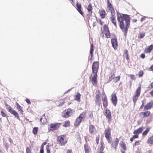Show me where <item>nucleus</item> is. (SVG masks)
Here are the masks:
<instances>
[{
	"instance_id": "1",
	"label": "nucleus",
	"mask_w": 153,
	"mask_h": 153,
	"mask_svg": "<svg viewBox=\"0 0 153 153\" xmlns=\"http://www.w3.org/2000/svg\"><path fill=\"white\" fill-rule=\"evenodd\" d=\"M117 20L120 22V27L124 32L125 36L127 35L128 28L130 25V18L129 15L118 13L117 12Z\"/></svg>"
},
{
	"instance_id": "2",
	"label": "nucleus",
	"mask_w": 153,
	"mask_h": 153,
	"mask_svg": "<svg viewBox=\"0 0 153 153\" xmlns=\"http://www.w3.org/2000/svg\"><path fill=\"white\" fill-rule=\"evenodd\" d=\"M57 141L62 146L65 145L67 142L65 136L62 135L57 137Z\"/></svg>"
},
{
	"instance_id": "3",
	"label": "nucleus",
	"mask_w": 153,
	"mask_h": 153,
	"mask_svg": "<svg viewBox=\"0 0 153 153\" xmlns=\"http://www.w3.org/2000/svg\"><path fill=\"white\" fill-rule=\"evenodd\" d=\"M104 132L105 137L108 140V143L110 144H111V134L110 129L108 128L105 129Z\"/></svg>"
},
{
	"instance_id": "4",
	"label": "nucleus",
	"mask_w": 153,
	"mask_h": 153,
	"mask_svg": "<svg viewBox=\"0 0 153 153\" xmlns=\"http://www.w3.org/2000/svg\"><path fill=\"white\" fill-rule=\"evenodd\" d=\"M90 78L93 85L94 86L96 85L97 82V73H92L90 77Z\"/></svg>"
},
{
	"instance_id": "5",
	"label": "nucleus",
	"mask_w": 153,
	"mask_h": 153,
	"mask_svg": "<svg viewBox=\"0 0 153 153\" xmlns=\"http://www.w3.org/2000/svg\"><path fill=\"white\" fill-rule=\"evenodd\" d=\"M99 67L98 62H94L93 63L92 66V73H97Z\"/></svg>"
},
{
	"instance_id": "6",
	"label": "nucleus",
	"mask_w": 153,
	"mask_h": 153,
	"mask_svg": "<svg viewBox=\"0 0 153 153\" xmlns=\"http://www.w3.org/2000/svg\"><path fill=\"white\" fill-rule=\"evenodd\" d=\"M96 102L98 104H100L101 101V99L100 98L101 93L100 91L99 90L97 91L96 93Z\"/></svg>"
},
{
	"instance_id": "7",
	"label": "nucleus",
	"mask_w": 153,
	"mask_h": 153,
	"mask_svg": "<svg viewBox=\"0 0 153 153\" xmlns=\"http://www.w3.org/2000/svg\"><path fill=\"white\" fill-rule=\"evenodd\" d=\"M102 99L103 101V104L105 108H106L108 105V102L106 96L104 93H103L102 94Z\"/></svg>"
},
{
	"instance_id": "8",
	"label": "nucleus",
	"mask_w": 153,
	"mask_h": 153,
	"mask_svg": "<svg viewBox=\"0 0 153 153\" xmlns=\"http://www.w3.org/2000/svg\"><path fill=\"white\" fill-rule=\"evenodd\" d=\"M111 101L113 105L116 106L117 103V98L115 93H113L112 94Z\"/></svg>"
},
{
	"instance_id": "9",
	"label": "nucleus",
	"mask_w": 153,
	"mask_h": 153,
	"mask_svg": "<svg viewBox=\"0 0 153 153\" xmlns=\"http://www.w3.org/2000/svg\"><path fill=\"white\" fill-rule=\"evenodd\" d=\"M106 118L108 119V122H111V114L110 111L108 109H106V111L105 114Z\"/></svg>"
},
{
	"instance_id": "10",
	"label": "nucleus",
	"mask_w": 153,
	"mask_h": 153,
	"mask_svg": "<svg viewBox=\"0 0 153 153\" xmlns=\"http://www.w3.org/2000/svg\"><path fill=\"white\" fill-rule=\"evenodd\" d=\"M72 110L71 109H68L65 110L64 112V117L66 118L72 115Z\"/></svg>"
},
{
	"instance_id": "11",
	"label": "nucleus",
	"mask_w": 153,
	"mask_h": 153,
	"mask_svg": "<svg viewBox=\"0 0 153 153\" xmlns=\"http://www.w3.org/2000/svg\"><path fill=\"white\" fill-rule=\"evenodd\" d=\"M118 142L119 140L118 138H116L115 140V141H114L112 143L111 145V147L115 149H116L118 144Z\"/></svg>"
},
{
	"instance_id": "12",
	"label": "nucleus",
	"mask_w": 153,
	"mask_h": 153,
	"mask_svg": "<svg viewBox=\"0 0 153 153\" xmlns=\"http://www.w3.org/2000/svg\"><path fill=\"white\" fill-rule=\"evenodd\" d=\"M111 43L113 47L115 49L117 48V40L115 39L111 40Z\"/></svg>"
},
{
	"instance_id": "13",
	"label": "nucleus",
	"mask_w": 153,
	"mask_h": 153,
	"mask_svg": "<svg viewBox=\"0 0 153 153\" xmlns=\"http://www.w3.org/2000/svg\"><path fill=\"white\" fill-rule=\"evenodd\" d=\"M153 105V101H151L145 106L144 107V109L146 110H148L152 107Z\"/></svg>"
},
{
	"instance_id": "14",
	"label": "nucleus",
	"mask_w": 153,
	"mask_h": 153,
	"mask_svg": "<svg viewBox=\"0 0 153 153\" xmlns=\"http://www.w3.org/2000/svg\"><path fill=\"white\" fill-rule=\"evenodd\" d=\"M150 112L149 111H147L144 112H142L140 113V116L143 117H148L150 114Z\"/></svg>"
},
{
	"instance_id": "15",
	"label": "nucleus",
	"mask_w": 153,
	"mask_h": 153,
	"mask_svg": "<svg viewBox=\"0 0 153 153\" xmlns=\"http://www.w3.org/2000/svg\"><path fill=\"white\" fill-rule=\"evenodd\" d=\"M60 124H52L50 126V127L53 130H56L59 127Z\"/></svg>"
},
{
	"instance_id": "16",
	"label": "nucleus",
	"mask_w": 153,
	"mask_h": 153,
	"mask_svg": "<svg viewBox=\"0 0 153 153\" xmlns=\"http://www.w3.org/2000/svg\"><path fill=\"white\" fill-rule=\"evenodd\" d=\"M153 49V45H151L148 48H145V51L146 53H150Z\"/></svg>"
},
{
	"instance_id": "17",
	"label": "nucleus",
	"mask_w": 153,
	"mask_h": 153,
	"mask_svg": "<svg viewBox=\"0 0 153 153\" xmlns=\"http://www.w3.org/2000/svg\"><path fill=\"white\" fill-rule=\"evenodd\" d=\"M143 131L142 127H140L136 130L134 131L133 133L135 134H138L141 133Z\"/></svg>"
},
{
	"instance_id": "18",
	"label": "nucleus",
	"mask_w": 153,
	"mask_h": 153,
	"mask_svg": "<svg viewBox=\"0 0 153 153\" xmlns=\"http://www.w3.org/2000/svg\"><path fill=\"white\" fill-rule=\"evenodd\" d=\"M99 13L102 18L103 19L105 17V10H100Z\"/></svg>"
},
{
	"instance_id": "19",
	"label": "nucleus",
	"mask_w": 153,
	"mask_h": 153,
	"mask_svg": "<svg viewBox=\"0 0 153 153\" xmlns=\"http://www.w3.org/2000/svg\"><path fill=\"white\" fill-rule=\"evenodd\" d=\"M84 148L85 153H90L91 152V149L89 146L87 145H84Z\"/></svg>"
},
{
	"instance_id": "20",
	"label": "nucleus",
	"mask_w": 153,
	"mask_h": 153,
	"mask_svg": "<svg viewBox=\"0 0 153 153\" xmlns=\"http://www.w3.org/2000/svg\"><path fill=\"white\" fill-rule=\"evenodd\" d=\"M82 120L79 117H78L74 123V125L77 126L79 125L80 123L82 121Z\"/></svg>"
},
{
	"instance_id": "21",
	"label": "nucleus",
	"mask_w": 153,
	"mask_h": 153,
	"mask_svg": "<svg viewBox=\"0 0 153 153\" xmlns=\"http://www.w3.org/2000/svg\"><path fill=\"white\" fill-rule=\"evenodd\" d=\"M111 19L112 23L114 24L116 27H117L116 24V21L115 19V18L114 16H111Z\"/></svg>"
},
{
	"instance_id": "22",
	"label": "nucleus",
	"mask_w": 153,
	"mask_h": 153,
	"mask_svg": "<svg viewBox=\"0 0 153 153\" xmlns=\"http://www.w3.org/2000/svg\"><path fill=\"white\" fill-rule=\"evenodd\" d=\"M86 113L85 112H83L80 114L79 117L82 120L83 118L86 117Z\"/></svg>"
},
{
	"instance_id": "23",
	"label": "nucleus",
	"mask_w": 153,
	"mask_h": 153,
	"mask_svg": "<svg viewBox=\"0 0 153 153\" xmlns=\"http://www.w3.org/2000/svg\"><path fill=\"white\" fill-rule=\"evenodd\" d=\"M95 130L94 126L92 125H90L89 126V131L91 134H92Z\"/></svg>"
},
{
	"instance_id": "24",
	"label": "nucleus",
	"mask_w": 153,
	"mask_h": 153,
	"mask_svg": "<svg viewBox=\"0 0 153 153\" xmlns=\"http://www.w3.org/2000/svg\"><path fill=\"white\" fill-rule=\"evenodd\" d=\"M147 142L149 144H153V136L148 138Z\"/></svg>"
},
{
	"instance_id": "25",
	"label": "nucleus",
	"mask_w": 153,
	"mask_h": 153,
	"mask_svg": "<svg viewBox=\"0 0 153 153\" xmlns=\"http://www.w3.org/2000/svg\"><path fill=\"white\" fill-rule=\"evenodd\" d=\"M10 113L14 115L15 117H17L18 118L19 117L18 113L15 111V110H13Z\"/></svg>"
},
{
	"instance_id": "26",
	"label": "nucleus",
	"mask_w": 153,
	"mask_h": 153,
	"mask_svg": "<svg viewBox=\"0 0 153 153\" xmlns=\"http://www.w3.org/2000/svg\"><path fill=\"white\" fill-rule=\"evenodd\" d=\"M5 105L7 109L10 112L13 110L11 106L8 105L6 103H5Z\"/></svg>"
},
{
	"instance_id": "27",
	"label": "nucleus",
	"mask_w": 153,
	"mask_h": 153,
	"mask_svg": "<svg viewBox=\"0 0 153 153\" xmlns=\"http://www.w3.org/2000/svg\"><path fill=\"white\" fill-rule=\"evenodd\" d=\"M81 96V94L79 93H78L75 96V100H77L78 102L80 101V98Z\"/></svg>"
},
{
	"instance_id": "28",
	"label": "nucleus",
	"mask_w": 153,
	"mask_h": 153,
	"mask_svg": "<svg viewBox=\"0 0 153 153\" xmlns=\"http://www.w3.org/2000/svg\"><path fill=\"white\" fill-rule=\"evenodd\" d=\"M16 104L17 106V108L19 111H20V112L22 113L23 111L22 107L18 103H16Z\"/></svg>"
},
{
	"instance_id": "29",
	"label": "nucleus",
	"mask_w": 153,
	"mask_h": 153,
	"mask_svg": "<svg viewBox=\"0 0 153 153\" xmlns=\"http://www.w3.org/2000/svg\"><path fill=\"white\" fill-rule=\"evenodd\" d=\"M104 143L103 142L101 143V146L100 149V153H103L102 151L104 149Z\"/></svg>"
},
{
	"instance_id": "30",
	"label": "nucleus",
	"mask_w": 153,
	"mask_h": 153,
	"mask_svg": "<svg viewBox=\"0 0 153 153\" xmlns=\"http://www.w3.org/2000/svg\"><path fill=\"white\" fill-rule=\"evenodd\" d=\"M150 128H147L146 130L143 132L142 133L143 136H145L148 133L149 131Z\"/></svg>"
},
{
	"instance_id": "31",
	"label": "nucleus",
	"mask_w": 153,
	"mask_h": 153,
	"mask_svg": "<svg viewBox=\"0 0 153 153\" xmlns=\"http://www.w3.org/2000/svg\"><path fill=\"white\" fill-rule=\"evenodd\" d=\"M40 121L43 124H45L47 122V119L45 117H42L40 120Z\"/></svg>"
},
{
	"instance_id": "32",
	"label": "nucleus",
	"mask_w": 153,
	"mask_h": 153,
	"mask_svg": "<svg viewBox=\"0 0 153 153\" xmlns=\"http://www.w3.org/2000/svg\"><path fill=\"white\" fill-rule=\"evenodd\" d=\"M139 96L137 95H135L133 97V100L135 104V102L138 99Z\"/></svg>"
},
{
	"instance_id": "33",
	"label": "nucleus",
	"mask_w": 153,
	"mask_h": 153,
	"mask_svg": "<svg viewBox=\"0 0 153 153\" xmlns=\"http://www.w3.org/2000/svg\"><path fill=\"white\" fill-rule=\"evenodd\" d=\"M120 79V77L119 76L116 77H114V79H113V82H117Z\"/></svg>"
},
{
	"instance_id": "34",
	"label": "nucleus",
	"mask_w": 153,
	"mask_h": 153,
	"mask_svg": "<svg viewBox=\"0 0 153 153\" xmlns=\"http://www.w3.org/2000/svg\"><path fill=\"white\" fill-rule=\"evenodd\" d=\"M38 131V127H35L34 128L33 130V134H36L37 132Z\"/></svg>"
},
{
	"instance_id": "35",
	"label": "nucleus",
	"mask_w": 153,
	"mask_h": 153,
	"mask_svg": "<svg viewBox=\"0 0 153 153\" xmlns=\"http://www.w3.org/2000/svg\"><path fill=\"white\" fill-rule=\"evenodd\" d=\"M94 51V46L93 44H92L91 45L90 51V54L91 56L92 55L93 52Z\"/></svg>"
},
{
	"instance_id": "36",
	"label": "nucleus",
	"mask_w": 153,
	"mask_h": 153,
	"mask_svg": "<svg viewBox=\"0 0 153 153\" xmlns=\"http://www.w3.org/2000/svg\"><path fill=\"white\" fill-rule=\"evenodd\" d=\"M140 93V87H139L138 88L136 91V95H137L139 96Z\"/></svg>"
},
{
	"instance_id": "37",
	"label": "nucleus",
	"mask_w": 153,
	"mask_h": 153,
	"mask_svg": "<svg viewBox=\"0 0 153 153\" xmlns=\"http://www.w3.org/2000/svg\"><path fill=\"white\" fill-rule=\"evenodd\" d=\"M70 125V122L69 121L65 122V123L64 125V126L65 127H68Z\"/></svg>"
},
{
	"instance_id": "38",
	"label": "nucleus",
	"mask_w": 153,
	"mask_h": 153,
	"mask_svg": "<svg viewBox=\"0 0 153 153\" xmlns=\"http://www.w3.org/2000/svg\"><path fill=\"white\" fill-rule=\"evenodd\" d=\"M114 76L115 75L114 74H111V76L109 77L108 79L109 82H111L113 79H114Z\"/></svg>"
},
{
	"instance_id": "39",
	"label": "nucleus",
	"mask_w": 153,
	"mask_h": 153,
	"mask_svg": "<svg viewBox=\"0 0 153 153\" xmlns=\"http://www.w3.org/2000/svg\"><path fill=\"white\" fill-rule=\"evenodd\" d=\"M145 33L142 32L140 33V38H143L145 36Z\"/></svg>"
},
{
	"instance_id": "40",
	"label": "nucleus",
	"mask_w": 153,
	"mask_h": 153,
	"mask_svg": "<svg viewBox=\"0 0 153 153\" xmlns=\"http://www.w3.org/2000/svg\"><path fill=\"white\" fill-rule=\"evenodd\" d=\"M89 117L91 119H92L93 118V112L92 111H91L89 112Z\"/></svg>"
},
{
	"instance_id": "41",
	"label": "nucleus",
	"mask_w": 153,
	"mask_h": 153,
	"mask_svg": "<svg viewBox=\"0 0 153 153\" xmlns=\"http://www.w3.org/2000/svg\"><path fill=\"white\" fill-rule=\"evenodd\" d=\"M76 6L78 8V10H80L81 8V5L80 4L77 3L76 4Z\"/></svg>"
},
{
	"instance_id": "42",
	"label": "nucleus",
	"mask_w": 153,
	"mask_h": 153,
	"mask_svg": "<svg viewBox=\"0 0 153 153\" xmlns=\"http://www.w3.org/2000/svg\"><path fill=\"white\" fill-rule=\"evenodd\" d=\"M143 72L142 71H140L138 73V75L139 76V77H141L143 76Z\"/></svg>"
},
{
	"instance_id": "43",
	"label": "nucleus",
	"mask_w": 153,
	"mask_h": 153,
	"mask_svg": "<svg viewBox=\"0 0 153 153\" xmlns=\"http://www.w3.org/2000/svg\"><path fill=\"white\" fill-rule=\"evenodd\" d=\"M121 147L124 150H126V145L124 143H122L121 145Z\"/></svg>"
},
{
	"instance_id": "44",
	"label": "nucleus",
	"mask_w": 153,
	"mask_h": 153,
	"mask_svg": "<svg viewBox=\"0 0 153 153\" xmlns=\"http://www.w3.org/2000/svg\"><path fill=\"white\" fill-rule=\"evenodd\" d=\"M47 153H50V149L49 148V147L47 146L46 148Z\"/></svg>"
},
{
	"instance_id": "45",
	"label": "nucleus",
	"mask_w": 153,
	"mask_h": 153,
	"mask_svg": "<svg viewBox=\"0 0 153 153\" xmlns=\"http://www.w3.org/2000/svg\"><path fill=\"white\" fill-rule=\"evenodd\" d=\"M26 153H31V150L28 148L26 149Z\"/></svg>"
},
{
	"instance_id": "46",
	"label": "nucleus",
	"mask_w": 153,
	"mask_h": 153,
	"mask_svg": "<svg viewBox=\"0 0 153 153\" xmlns=\"http://www.w3.org/2000/svg\"><path fill=\"white\" fill-rule=\"evenodd\" d=\"M92 7L91 4H90L87 8V10H91Z\"/></svg>"
},
{
	"instance_id": "47",
	"label": "nucleus",
	"mask_w": 153,
	"mask_h": 153,
	"mask_svg": "<svg viewBox=\"0 0 153 153\" xmlns=\"http://www.w3.org/2000/svg\"><path fill=\"white\" fill-rule=\"evenodd\" d=\"M99 136H97L96 138V141L97 143L98 144L99 143Z\"/></svg>"
},
{
	"instance_id": "48",
	"label": "nucleus",
	"mask_w": 153,
	"mask_h": 153,
	"mask_svg": "<svg viewBox=\"0 0 153 153\" xmlns=\"http://www.w3.org/2000/svg\"><path fill=\"white\" fill-rule=\"evenodd\" d=\"M108 7L109 8L111 9L112 8V6L110 3H108Z\"/></svg>"
},
{
	"instance_id": "49",
	"label": "nucleus",
	"mask_w": 153,
	"mask_h": 153,
	"mask_svg": "<svg viewBox=\"0 0 153 153\" xmlns=\"http://www.w3.org/2000/svg\"><path fill=\"white\" fill-rule=\"evenodd\" d=\"M26 101L28 104H31V102L29 99H26Z\"/></svg>"
},
{
	"instance_id": "50",
	"label": "nucleus",
	"mask_w": 153,
	"mask_h": 153,
	"mask_svg": "<svg viewBox=\"0 0 153 153\" xmlns=\"http://www.w3.org/2000/svg\"><path fill=\"white\" fill-rule=\"evenodd\" d=\"M140 141H136L135 143V145L137 146V145H139L140 144Z\"/></svg>"
},
{
	"instance_id": "51",
	"label": "nucleus",
	"mask_w": 153,
	"mask_h": 153,
	"mask_svg": "<svg viewBox=\"0 0 153 153\" xmlns=\"http://www.w3.org/2000/svg\"><path fill=\"white\" fill-rule=\"evenodd\" d=\"M1 114L3 117H5L6 116V114L3 111H1Z\"/></svg>"
},
{
	"instance_id": "52",
	"label": "nucleus",
	"mask_w": 153,
	"mask_h": 153,
	"mask_svg": "<svg viewBox=\"0 0 153 153\" xmlns=\"http://www.w3.org/2000/svg\"><path fill=\"white\" fill-rule=\"evenodd\" d=\"M111 13L112 15L111 16H114V15L115 14V12L114 10H111Z\"/></svg>"
},
{
	"instance_id": "53",
	"label": "nucleus",
	"mask_w": 153,
	"mask_h": 153,
	"mask_svg": "<svg viewBox=\"0 0 153 153\" xmlns=\"http://www.w3.org/2000/svg\"><path fill=\"white\" fill-rule=\"evenodd\" d=\"M140 57L143 59H144L145 57V55L144 53H142L140 55Z\"/></svg>"
},
{
	"instance_id": "54",
	"label": "nucleus",
	"mask_w": 153,
	"mask_h": 153,
	"mask_svg": "<svg viewBox=\"0 0 153 153\" xmlns=\"http://www.w3.org/2000/svg\"><path fill=\"white\" fill-rule=\"evenodd\" d=\"M138 137V135L137 134L134 135L133 136V137L134 138V139L135 138H137Z\"/></svg>"
},
{
	"instance_id": "55",
	"label": "nucleus",
	"mask_w": 153,
	"mask_h": 153,
	"mask_svg": "<svg viewBox=\"0 0 153 153\" xmlns=\"http://www.w3.org/2000/svg\"><path fill=\"white\" fill-rule=\"evenodd\" d=\"M78 12L83 16V13L82 12V10H77Z\"/></svg>"
},
{
	"instance_id": "56",
	"label": "nucleus",
	"mask_w": 153,
	"mask_h": 153,
	"mask_svg": "<svg viewBox=\"0 0 153 153\" xmlns=\"http://www.w3.org/2000/svg\"><path fill=\"white\" fill-rule=\"evenodd\" d=\"M146 18V17H143L141 18L140 19V21L141 22H143L145 19Z\"/></svg>"
},
{
	"instance_id": "57",
	"label": "nucleus",
	"mask_w": 153,
	"mask_h": 153,
	"mask_svg": "<svg viewBox=\"0 0 153 153\" xmlns=\"http://www.w3.org/2000/svg\"><path fill=\"white\" fill-rule=\"evenodd\" d=\"M131 78L132 79H134V76L133 75H130Z\"/></svg>"
},
{
	"instance_id": "58",
	"label": "nucleus",
	"mask_w": 153,
	"mask_h": 153,
	"mask_svg": "<svg viewBox=\"0 0 153 153\" xmlns=\"http://www.w3.org/2000/svg\"><path fill=\"white\" fill-rule=\"evenodd\" d=\"M105 35H106V37L107 38H109L110 36V35L109 33H106Z\"/></svg>"
},
{
	"instance_id": "59",
	"label": "nucleus",
	"mask_w": 153,
	"mask_h": 153,
	"mask_svg": "<svg viewBox=\"0 0 153 153\" xmlns=\"http://www.w3.org/2000/svg\"><path fill=\"white\" fill-rule=\"evenodd\" d=\"M64 102H60V104L59 105V106H62L64 104Z\"/></svg>"
},
{
	"instance_id": "60",
	"label": "nucleus",
	"mask_w": 153,
	"mask_h": 153,
	"mask_svg": "<svg viewBox=\"0 0 153 153\" xmlns=\"http://www.w3.org/2000/svg\"><path fill=\"white\" fill-rule=\"evenodd\" d=\"M150 94L152 97H153V90L150 92Z\"/></svg>"
},
{
	"instance_id": "61",
	"label": "nucleus",
	"mask_w": 153,
	"mask_h": 153,
	"mask_svg": "<svg viewBox=\"0 0 153 153\" xmlns=\"http://www.w3.org/2000/svg\"><path fill=\"white\" fill-rule=\"evenodd\" d=\"M8 141L10 143L12 142V140L10 138H8Z\"/></svg>"
},
{
	"instance_id": "62",
	"label": "nucleus",
	"mask_w": 153,
	"mask_h": 153,
	"mask_svg": "<svg viewBox=\"0 0 153 153\" xmlns=\"http://www.w3.org/2000/svg\"><path fill=\"white\" fill-rule=\"evenodd\" d=\"M67 153H72V150H68L67 151Z\"/></svg>"
},
{
	"instance_id": "63",
	"label": "nucleus",
	"mask_w": 153,
	"mask_h": 153,
	"mask_svg": "<svg viewBox=\"0 0 153 153\" xmlns=\"http://www.w3.org/2000/svg\"><path fill=\"white\" fill-rule=\"evenodd\" d=\"M40 153H44V150L42 149H40Z\"/></svg>"
},
{
	"instance_id": "64",
	"label": "nucleus",
	"mask_w": 153,
	"mask_h": 153,
	"mask_svg": "<svg viewBox=\"0 0 153 153\" xmlns=\"http://www.w3.org/2000/svg\"><path fill=\"white\" fill-rule=\"evenodd\" d=\"M132 21L134 22H137V20L136 19H133L132 20Z\"/></svg>"
}]
</instances>
